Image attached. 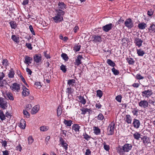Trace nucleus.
<instances>
[{"mask_svg": "<svg viewBox=\"0 0 155 155\" xmlns=\"http://www.w3.org/2000/svg\"><path fill=\"white\" fill-rule=\"evenodd\" d=\"M94 133L96 135H99L101 133V130L97 127H93Z\"/></svg>", "mask_w": 155, "mask_h": 155, "instance_id": "nucleus-28", "label": "nucleus"}, {"mask_svg": "<svg viewBox=\"0 0 155 155\" xmlns=\"http://www.w3.org/2000/svg\"><path fill=\"white\" fill-rule=\"evenodd\" d=\"M59 141L60 142V144L64 148L65 150H67L68 144L65 142V140L61 137L59 138Z\"/></svg>", "mask_w": 155, "mask_h": 155, "instance_id": "nucleus-8", "label": "nucleus"}, {"mask_svg": "<svg viewBox=\"0 0 155 155\" xmlns=\"http://www.w3.org/2000/svg\"><path fill=\"white\" fill-rule=\"evenodd\" d=\"M141 139L143 140V143L145 145L150 143V139L149 137L146 136H143L141 138Z\"/></svg>", "mask_w": 155, "mask_h": 155, "instance_id": "nucleus-19", "label": "nucleus"}, {"mask_svg": "<svg viewBox=\"0 0 155 155\" xmlns=\"http://www.w3.org/2000/svg\"><path fill=\"white\" fill-rule=\"evenodd\" d=\"M0 119L2 120L5 119V115L4 114L3 111L0 110Z\"/></svg>", "mask_w": 155, "mask_h": 155, "instance_id": "nucleus-39", "label": "nucleus"}, {"mask_svg": "<svg viewBox=\"0 0 155 155\" xmlns=\"http://www.w3.org/2000/svg\"><path fill=\"white\" fill-rule=\"evenodd\" d=\"M104 117L103 115V114L101 113H100L97 116V119L99 120H102L103 119Z\"/></svg>", "mask_w": 155, "mask_h": 155, "instance_id": "nucleus-47", "label": "nucleus"}, {"mask_svg": "<svg viewBox=\"0 0 155 155\" xmlns=\"http://www.w3.org/2000/svg\"><path fill=\"white\" fill-rule=\"evenodd\" d=\"M35 85L37 87L40 88L41 87V83L39 82H35Z\"/></svg>", "mask_w": 155, "mask_h": 155, "instance_id": "nucleus-59", "label": "nucleus"}, {"mask_svg": "<svg viewBox=\"0 0 155 155\" xmlns=\"http://www.w3.org/2000/svg\"><path fill=\"white\" fill-rule=\"evenodd\" d=\"M125 26L129 28H131L134 26V23L130 18L127 19L124 22Z\"/></svg>", "mask_w": 155, "mask_h": 155, "instance_id": "nucleus-4", "label": "nucleus"}, {"mask_svg": "<svg viewBox=\"0 0 155 155\" xmlns=\"http://www.w3.org/2000/svg\"><path fill=\"white\" fill-rule=\"evenodd\" d=\"M113 26L114 25L112 23H110L103 26L102 27V29L105 32H107L111 29L113 27Z\"/></svg>", "mask_w": 155, "mask_h": 155, "instance_id": "nucleus-7", "label": "nucleus"}, {"mask_svg": "<svg viewBox=\"0 0 155 155\" xmlns=\"http://www.w3.org/2000/svg\"><path fill=\"white\" fill-rule=\"evenodd\" d=\"M81 110V114H85L87 112L90 113L91 110L90 109L87 108H83L82 109H80Z\"/></svg>", "mask_w": 155, "mask_h": 155, "instance_id": "nucleus-31", "label": "nucleus"}, {"mask_svg": "<svg viewBox=\"0 0 155 155\" xmlns=\"http://www.w3.org/2000/svg\"><path fill=\"white\" fill-rule=\"evenodd\" d=\"M139 106L143 108H145L148 107V102L145 100H141L138 103Z\"/></svg>", "mask_w": 155, "mask_h": 155, "instance_id": "nucleus-6", "label": "nucleus"}, {"mask_svg": "<svg viewBox=\"0 0 155 155\" xmlns=\"http://www.w3.org/2000/svg\"><path fill=\"white\" fill-rule=\"evenodd\" d=\"M63 123L66 126L68 127L71 126V125L73 124L72 121L71 120H67L66 119H64Z\"/></svg>", "mask_w": 155, "mask_h": 155, "instance_id": "nucleus-26", "label": "nucleus"}, {"mask_svg": "<svg viewBox=\"0 0 155 155\" xmlns=\"http://www.w3.org/2000/svg\"><path fill=\"white\" fill-rule=\"evenodd\" d=\"M132 147L131 144L126 143L122 146H119L117 148V152L120 155L125 154V152H129Z\"/></svg>", "mask_w": 155, "mask_h": 155, "instance_id": "nucleus-1", "label": "nucleus"}, {"mask_svg": "<svg viewBox=\"0 0 155 155\" xmlns=\"http://www.w3.org/2000/svg\"><path fill=\"white\" fill-rule=\"evenodd\" d=\"M103 95L102 91L100 90H98L97 91V96L101 98Z\"/></svg>", "mask_w": 155, "mask_h": 155, "instance_id": "nucleus-44", "label": "nucleus"}, {"mask_svg": "<svg viewBox=\"0 0 155 155\" xmlns=\"http://www.w3.org/2000/svg\"><path fill=\"white\" fill-rule=\"evenodd\" d=\"M60 69L62 71L65 73L67 71V69L66 68V66L64 64H62L60 67Z\"/></svg>", "mask_w": 155, "mask_h": 155, "instance_id": "nucleus-45", "label": "nucleus"}, {"mask_svg": "<svg viewBox=\"0 0 155 155\" xmlns=\"http://www.w3.org/2000/svg\"><path fill=\"white\" fill-rule=\"evenodd\" d=\"M39 110V106L38 105H36L32 109L31 111V113L32 114H34L38 112Z\"/></svg>", "mask_w": 155, "mask_h": 155, "instance_id": "nucleus-18", "label": "nucleus"}, {"mask_svg": "<svg viewBox=\"0 0 155 155\" xmlns=\"http://www.w3.org/2000/svg\"><path fill=\"white\" fill-rule=\"evenodd\" d=\"M153 92L151 89L145 90L142 92V95L143 97L148 98L152 95Z\"/></svg>", "mask_w": 155, "mask_h": 155, "instance_id": "nucleus-3", "label": "nucleus"}, {"mask_svg": "<svg viewBox=\"0 0 155 155\" xmlns=\"http://www.w3.org/2000/svg\"><path fill=\"white\" fill-rule=\"evenodd\" d=\"M143 42V40L139 38H136L134 40V43L138 48H140L142 46Z\"/></svg>", "mask_w": 155, "mask_h": 155, "instance_id": "nucleus-11", "label": "nucleus"}, {"mask_svg": "<svg viewBox=\"0 0 155 155\" xmlns=\"http://www.w3.org/2000/svg\"><path fill=\"white\" fill-rule=\"evenodd\" d=\"M80 128V126H79L78 124H74L72 126V130H74L77 133V132H79V129Z\"/></svg>", "mask_w": 155, "mask_h": 155, "instance_id": "nucleus-20", "label": "nucleus"}, {"mask_svg": "<svg viewBox=\"0 0 155 155\" xmlns=\"http://www.w3.org/2000/svg\"><path fill=\"white\" fill-rule=\"evenodd\" d=\"M136 78L138 80H141L144 78V77L140 74H137L136 76Z\"/></svg>", "mask_w": 155, "mask_h": 155, "instance_id": "nucleus-51", "label": "nucleus"}, {"mask_svg": "<svg viewBox=\"0 0 155 155\" xmlns=\"http://www.w3.org/2000/svg\"><path fill=\"white\" fill-rule=\"evenodd\" d=\"M153 11L152 9H150L147 12V15L150 16H152L153 14Z\"/></svg>", "mask_w": 155, "mask_h": 155, "instance_id": "nucleus-61", "label": "nucleus"}, {"mask_svg": "<svg viewBox=\"0 0 155 155\" xmlns=\"http://www.w3.org/2000/svg\"><path fill=\"white\" fill-rule=\"evenodd\" d=\"M92 41L95 43L101 41V38L99 35H94L92 37Z\"/></svg>", "mask_w": 155, "mask_h": 155, "instance_id": "nucleus-13", "label": "nucleus"}, {"mask_svg": "<svg viewBox=\"0 0 155 155\" xmlns=\"http://www.w3.org/2000/svg\"><path fill=\"white\" fill-rule=\"evenodd\" d=\"M58 5V9L64 10L67 8L66 5L63 2H59Z\"/></svg>", "mask_w": 155, "mask_h": 155, "instance_id": "nucleus-14", "label": "nucleus"}, {"mask_svg": "<svg viewBox=\"0 0 155 155\" xmlns=\"http://www.w3.org/2000/svg\"><path fill=\"white\" fill-rule=\"evenodd\" d=\"M103 145L104 149L106 151H108L110 149L109 146L107 145L105 142L103 143Z\"/></svg>", "mask_w": 155, "mask_h": 155, "instance_id": "nucleus-50", "label": "nucleus"}, {"mask_svg": "<svg viewBox=\"0 0 155 155\" xmlns=\"http://www.w3.org/2000/svg\"><path fill=\"white\" fill-rule=\"evenodd\" d=\"M6 98L11 101L14 100V97L12 94L10 92H8L6 93Z\"/></svg>", "mask_w": 155, "mask_h": 155, "instance_id": "nucleus-27", "label": "nucleus"}, {"mask_svg": "<svg viewBox=\"0 0 155 155\" xmlns=\"http://www.w3.org/2000/svg\"><path fill=\"white\" fill-rule=\"evenodd\" d=\"M15 73L14 71L12 69H11L8 74V76L9 78H12L14 77Z\"/></svg>", "mask_w": 155, "mask_h": 155, "instance_id": "nucleus-33", "label": "nucleus"}, {"mask_svg": "<svg viewBox=\"0 0 155 155\" xmlns=\"http://www.w3.org/2000/svg\"><path fill=\"white\" fill-rule=\"evenodd\" d=\"M137 54L139 56H143L145 54L144 51L141 49H137Z\"/></svg>", "mask_w": 155, "mask_h": 155, "instance_id": "nucleus-30", "label": "nucleus"}, {"mask_svg": "<svg viewBox=\"0 0 155 155\" xmlns=\"http://www.w3.org/2000/svg\"><path fill=\"white\" fill-rule=\"evenodd\" d=\"M62 107L61 106H59L57 110V115L58 117L59 116L62 114Z\"/></svg>", "mask_w": 155, "mask_h": 155, "instance_id": "nucleus-38", "label": "nucleus"}, {"mask_svg": "<svg viewBox=\"0 0 155 155\" xmlns=\"http://www.w3.org/2000/svg\"><path fill=\"white\" fill-rule=\"evenodd\" d=\"M5 77V75L3 72L0 73V81H2L3 78Z\"/></svg>", "mask_w": 155, "mask_h": 155, "instance_id": "nucleus-62", "label": "nucleus"}, {"mask_svg": "<svg viewBox=\"0 0 155 155\" xmlns=\"http://www.w3.org/2000/svg\"><path fill=\"white\" fill-rule=\"evenodd\" d=\"M126 60L129 64H133L134 63V61L132 58H127Z\"/></svg>", "mask_w": 155, "mask_h": 155, "instance_id": "nucleus-41", "label": "nucleus"}, {"mask_svg": "<svg viewBox=\"0 0 155 155\" xmlns=\"http://www.w3.org/2000/svg\"><path fill=\"white\" fill-rule=\"evenodd\" d=\"M25 46L29 49L31 50L32 49V47L31 46V45L30 43H27L26 44Z\"/></svg>", "mask_w": 155, "mask_h": 155, "instance_id": "nucleus-56", "label": "nucleus"}, {"mask_svg": "<svg viewBox=\"0 0 155 155\" xmlns=\"http://www.w3.org/2000/svg\"><path fill=\"white\" fill-rule=\"evenodd\" d=\"M16 148L17 150H19L20 152L22 150L21 146L20 144H19L16 147Z\"/></svg>", "mask_w": 155, "mask_h": 155, "instance_id": "nucleus-63", "label": "nucleus"}, {"mask_svg": "<svg viewBox=\"0 0 155 155\" xmlns=\"http://www.w3.org/2000/svg\"><path fill=\"white\" fill-rule=\"evenodd\" d=\"M10 87L14 91L16 90L17 92H19L20 90V85L16 83L13 84Z\"/></svg>", "mask_w": 155, "mask_h": 155, "instance_id": "nucleus-9", "label": "nucleus"}, {"mask_svg": "<svg viewBox=\"0 0 155 155\" xmlns=\"http://www.w3.org/2000/svg\"><path fill=\"white\" fill-rule=\"evenodd\" d=\"M47 51H44V55L47 58H51V57L47 53Z\"/></svg>", "mask_w": 155, "mask_h": 155, "instance_id": "nucleus-60", "label": "nucleus"}, {"mask_svg": "<svg viewBox=\"0 0 155 155\" xmlns=\"http://www.w3.org/2000/svg\"><path fill=\"white\" fill-rule=\"evenodd\" d=\"M28 144L31 145L33 142L34 139L31 136H29L28 138Z\"/></svg>", "mask_w": 155, "mask_h": 155, "instance_id": "nucleus-46", "label": "nucleus"}, {"mask_svg": "<svg viewBox=\"0 0 155 155\" xmlns=\"http://www.w3.org/2000/svg\"><path fill=\"white\" fill-rule=\"evenodd\" d=\"M34 60L35 62L38 63L41 60V54H36L34 56Z\"/></svg>", "mask_w": 155, "mask_h": 155, "instance_id": "nucleus-15", "label": "nucleus"}, {"mask_svg": "<svg viewBox=\"0 0 155 155\" xmlns=\"http://www.w3.org/2000/svg\"><path fill=\"white\" fill-rule=\"evenodd\" d=\"M23 113L24 115H25L27 117H29L30 116L29 113L26 110H24Z\"/></svg>", "mask_w": 155, "mask_h": 155, "instance_id": "nucleus-55", "label": "nucleus"}, {"mask_svg": "<svg viewBox=\"0 0 155 155\" xmlns=\"http://www.w3.org/2000/svg\"><path fill=\"white\" fill-rule=\"evenodd\" d=\"M7 84L6 81L5 80L0 81V88L2 89L3 87L6 85Z\"/></svg>", "mask_w": 155, "mask_h": 155, "instance_id": "nucleus-34", "label": "nucleus"}, {"mask_svg": "<svg viewBox=\"0 0 155 155\" xmlns=\"http://www.w3.org/2000/svg\"><path fill=\"white\" fill-rule=\"evenodd\" d=\"M115 128V124L114 121L111 122L107 128V134L110 135H113Z\"/></svg>", "mask_w": 155, "mask_h": 155, "instance_id": "nucleus-2", "label": "nucleus"}, {"mask_svg": "<svg viewBox=\"0 0 155 155\" xmlns=\"http://www.w3.org/2000/svg\"><path fill=\"white\" fill-rule=\"evenodd\" d=\"M81 46L80 45H75L74 48V50L76 51H79L81 48Z\"/></svg>", "mask_w": 155, "mask_h": 155, "instance_id": "nucleus-48", "label": "nucleus"}, {"mask_svg": "<svg viewBox=\"0 0 155 155\" xmlns=\"http://www.w3.org/2000/svg\"><path fill=\"white\" fill-rule=\"evenodd\" d=\"M32 60V58L30 57L27 56H26L25 58V60L24 63L25 64H28V65L29 64L31 63V62L30 61Z\"/></svg>", "mask_w": 155, "mask_h": 155, "instance_id": "nucleus-22", "label": "nucleus"}, {"mask_svg": "<svg viewBox=\"0 0 155 155\" xmlns=\"http://www.w3.org/2000/svg\"><path fill=\"white\" fill-rule=\"evenodd\" d=\"M9 24L12 28L13 29H15L17 27V25L16 23V22L14 21H11L10 22Z\"/></svg>", "mask_w": 155, "mask_h": 155, "instance_id": "nucleus-37", "label": "nucleus"}, {"mask_svg": "<svg viewBox=\"0 0 155 155\" xmlns=\"http://www.w3.org/2000/svg\"><path fill=\"white\" fill-rule=\"evenodd\" d=\"M125 121L128 124H131L132 120V118L129 114H127L126 116Z\"/></svg>", "mask_w": 155, "mask_h": 155, "instance_id": "nucleus-25", "label": "nucleus"}, {"mask_svg": "<svg viewBox=\"0 0 155 155\" xmlns=\"http://www.w3.org/2000/svg\"><path fill=\"white\" fill-rule=\"evenodd\" d=\"M91 151L89 149H87L86 150V152L85 153V155H91Z\"/></svg>", "mask_w": 155, "mask_h": 155, "instance_id": "nucleus-64", "label": "nucleus"}, {"mask_svg": "<svg viewBox=\"0 0 155 155\" xmlns=\"http://www.w3.org/2000/svg\"><path fill=\"white\" fill-rule=\"evenodd\" d=\"M12 39L15 42H17V40L18 39L15 35H12Z\"/></svg>", "mask_w": 155, "mask_h": 155, "instance_id": "nucleus-57", "label": "nucleus"}, {"mask_svg": "<svg viewBox=\"0 0 155 155\" xmlns=\"http://www.w3.org/2000/svg\"><path fill=\"white\" fill-rule=\"evenodd\" d=\"M138 110L135 108H134V110L132 111V113L134 116H137L138 115Z\"/></svg>", "mask_w": 155, "mask_h": 155, "instance_id": "nucleus-52", "label": "nucleus"}, {"mask_svg": "<svg viewBox=\"0 0 155 155\" xmlns=\"http://www.w3.org/2000/svg\"><path fill=\"white\" fill-rule=\"evenodd\" d=\"M122 97L121 95H118L115 98L116 100L118 102H120L121 101Z\"/></svg>", "mask_w": 155, "mask_h": 155, "instance_id": "nucleus-53", "label": "nucleus"}, {"mask_svg": "<svg viewBox=\"0 0 155 155\" xmlns=\"http://www.w3.org/2000/svg\"><path fill=\"white\" fill-rule=\"evenodd\" d=\"M111 70L113 72L114 74L115 75H118L119 74V71L116 69L114 68H113Z\"/></svg>", "mask_w": 155, "mask_h": 155, "instance_id": "nucleus-43", "label": "nucleus"}, {"mask_svg": "<svg viewBox=\"0 0 155 155\" xmlns=\"http://www.w3.org/2000/svg\"><path fill=\"white\" fill-rule=\"evenodd\" d=\"M56 12L57 13L56 15L60 16L63 17L65 14V12L60 9H58L56 10Z\"/></svg>", "mask_w": 155, "mask_h": 155, "instance_id": "nucleus-23", "label": "nucleus"}, {"mask_svg": "<svg viewBox=\"0 0 155 155\" xmlns=\"http://www.w3.org/2000/svg\"><path fill=\"white\" fill-rule=\"evenodd\" d=\"M72 89L71 87H68L66 89V93L69 96L70 94H71L73 93V91H72Z\"/></svg>", "mask_w": 155, "mask_h": 155, "instance_id": "nucleus-42", "label": "nucleus"}, {"mask_svg": "<svg viewBox=\"0 0 155 155\" xmlns=\"http://www.w3.org/2000/svg\"><path fill=\"white\" fill-rule=\"evenodd\" d=\"M61 57L65 61H67L69 59L68 55L65 53H62L61 55Z\"/></svg>", "mask_w": 155, "mask_h": 155, "instance_id": "nucleus-36", "label": "nucleus"}, {"mask_svg": "<svg viewBox=\"0 0 155 155\" xmlns=\"http://www.w3.org/2000/svg\"><path fill=\"white\" fill-rule=\"evenodd\" d=\"M29 29H30V30L31 32V33H32V35H35V33L34 31L33 30V28L32 26L31 25H29Z\"/></svg>", "mask_w": 155, "mask_h": 155, "instance_id": "nucleus-54", "label": "nucleus"}, {"mask_svg": "<svg viewBox=\"0 0 155 155\" xmlns=\"http://www.w3.org/2000/svg\"><path fill=\"white\" fill-rule=\"evenodd\" d=\"M75 83V80L74 79H69L68 80V87H71L74 85Z\"/></svg>", "mask_w": 155, "mask_h": 155, "instance_id": "nucleus-24", "label": "nucleus"}, {"mask_svg": "<svg viewBox=\"0 0 155 155\" xmlns=\"http://www.w3.org/2000/svg\"><path fill=\"white\" fill-rule=\"evenodd\" d=\"M3 64L5 66H7L8 64V61L7 59H4L2 61Z\"/></svg>", "mask_w": 155, "mask_h": 155, "instance_id": "nucleus-58", "label": "nucleus"}, {"mask_svg": "<svg viewBox=\"0 0 155 155\" xmlns=\"http://www.w3.org/2000/svg\"><path fill=\"white\" fill-rule=\"evenodd\" d=\"M55 22L58 23L63 20V17H61L56 14V15L52 18Z\"/></svg>", "mask_w": 155, "mask_h": 155, "instance_id": "nucleus-10", "label": "nucleus"}, {"mask_svg": "<svg viewBox=\"0 0 155 155\" xmlns=\"http://www.w3.org/2000/svg\"><path fill=\"white\" fill-rule=\"evenodd\" d=\"M83 58L82 56L81 55H78L77 57V59L75 61V64L78 66L81 64V60L83 59Z\"/></svg>", "mask_w": 155, "mask_h": 155, "instance_id": "nucleus-17", "label": "nucleus"}, {"mask_svg": "<svg viewBox=\"0 0 155 155\" xmlns=\"http://www.w3.org/2000/svg\"><path fill=\"white\" fill-rule=\"evenodd\" d=\"M0 107L3 110L6 109L7 107V102L4 98L1 97H0Z\"/></svg>", "mask_w": 155, "mask_h": 155, "instance_id": "nucleus-5", "label": "nucleus"}, {"mask_svg": "<svg viewBox=\"0 0 155 155\" xmlns=\"http://www.w3.org/2000/svg\"><path fill=\"white\" fill-rule=\"evenodd\" d=\"M132 124L135 128L138 129L139 127L140 124L138 120L134 118L133 119Z\"/></svg>", "mask_w": 155, "mask_h": 155, "instance_id": "nucleus-12", "label": "nucleus"}, {"mask_svg": "<svg viewBox=\"0 0 155 155\" xmlns=\"http://www.w3.org/2000/svg\"><path fill=\"white\" fill-rule=\"evenodd\" d=\"M83 136H84V138L87 140H89L90 138L91 137L89 136L86 133L84 134Z\"/></svg>", "mask_w": 155, "mask_h": 155, "instance_id": "nucleus-49", "label": "nucleus"}, {"mask_svg": "<svg viewBox=\"0 0 155 155\" xmlns=\"http://www.w3.org/2000/svg\"><path fill=\"white\" fill-rule=\"evenodd\" d=\"M79 100L78 102H80L82 104H84L86 103V100L84 99V98L83 96L81 95L77 96Z\"/></svg>", "mask_w": 155, "mask_h": 155, "instance_id": "nucleus-21", "label": "nucleus"}, {"mask_svg": "<svg viewBox=\"0 0 155 155\" xmlns=\"http://www.w3.org/2000/svg\"><path fill=\"white\" fill-rule=\"evenodd\" d=\"M146 27V25L144 23H140L138 25V27L140 29H143Z\"/></svg>", "mask_w": 155, "mask_h": 155, "instance_id": "nucleus-35", "label": "nucleus"}, {"mask_svg": "<svg viewBox=\"0 0 155 155\" xmlns=\"http://www.w3.org/2000/svg\"><path fill=\"white\" fill-rule=\"evenodd\" d=\"M23 90L22 92L23 96L26 97L28 96L30 94V91L25 86L23 87Z\"/></svg>", "mask_w": 155, "mask_h": 155, "instance_id": "nucleus-16", "label": "nucleus"}, {"mask_svg": "<svg viewBox=\"0 0 155 155\" xmlns=\"http://www.w3.org/2000/svg\"><path fill=\"white\" fill-rule=\"evenodd\" d=\"M132 134L133 135L134 138L136 140H139L140 138H141L140 134L138 132H136L134 134L132 133Z\"/></svg>", "mask_w": 155, "mask_h": 155, "instance_id": "nucleus-29", "label": "nucleus"}, {"mask_svg": "<svg viewBox=\"0 0 155 155\" xmlns=\"http://www.w3.org/2000/svg\"><path fill=\"white\" fill-rule=\"evenodd\" d=\"M49 129V127L48 126H41L40 128V129L41 131H46L48 130Z\"/></svg>", "mask_w": 155, "mask_h": 155, "instance_id": "nucleus-40", "label": "nucleus"}, {"mask_svg": "<svg viewBox=\"0 0 155 155\" xmlns=\"http://www.w3.org/2000/svg\"><path fill=\"white\" fill-rule=\"evenodd\" d=\"M107 63L110 66L113 67L116 65L115 63L110 59H108L107 60Z\"/></svg>", "mask_w": 155, "mask_h": 155, "instance_id": "nucleus-32", "label": "nucleus"}]
</instances>
